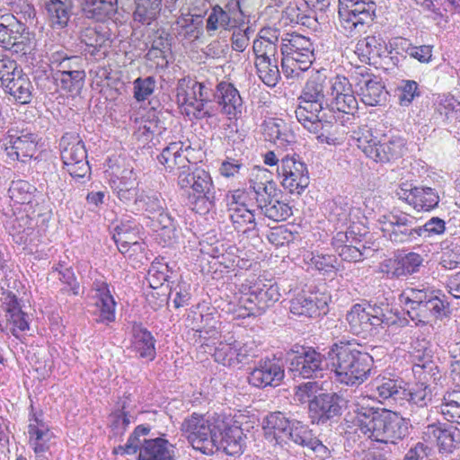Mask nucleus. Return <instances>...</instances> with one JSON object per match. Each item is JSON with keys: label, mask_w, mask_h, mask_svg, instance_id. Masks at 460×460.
Masks as SVG:
<instances>
[{"label": "nucleus", "mask_w": 460, "mask_h": 460, "mask_svg": "<svg viewBox=\"0 0 460 460\" xmlns=\"http://www.w3.org/2000/svg\"><path fill=\"white\" fill-rule=\"evenodd\" d=\"M329 101L325 95L323 82L308 80L300 96L295 111L297 121L311 134L315 135L319 143L335 145L337 137L334 132V115L328 114Z\"/></svg>", "instance_id": "1"}, {"label": "nucleus", "mask_w": 460, "mask_h": 460, "mask_svg": "<svg viewBox=\"0 0 460 460\" xmlns=\"http://www.w3.org/2000/svg\"><path fill=\"white\" fill-rule=\"evenodd\" d=\"M353 412L362 433L376 442L395 444L409 434L406 419L395 411L370 406L365 399L354 404Z\"/></svg>", "instance_id": "2"}, {"label": "nucleus", "mask_w": 460, "mask_h": 460, "mask_svg": "<svg viewBox=\"0 0 460 460\" xmlns=\"http://www.w3.org/2000/svg\"><path fill=\"white\" fill-rule=\"evenodd\" d=\"M354 341L341 340L330 346L326 353L340 384L358 386L364 383L371 371L373 357L358 349Z\"/></svg>", "instance_id": "3"}, {"label": "nucleus", "mask_w": 460, "mask_h": 460, "mask_svg": "<svg viewBox=\"0 0 460 460\" xmlns=\"http://www.w3.org/2000/svg\"><path fill=\"white\" fill-rule=\"evenodd\" d=\"M263 429L267 436H272L278 444L294 443L306 449L305 454H314L319 460L331 456L329 448L313 433L306 424L289 419L280 411L270 412L263 420Z\"/></svg>", "instance_id": "4"}, {"label": "nucleus", "mask_w": 460, "mask_h": 460, "mask_svg": "<svg viewBox=\"0 0 460 460\" xmlns=\"http://www.w3.org/2000/svg\"><path fill=\"white\" fill-rule=\"evenodd\" d=\"M357 146L370 160L376 164H390L400 159L405 154L406 140L398 135L374 136L367 125L359 126L353 132Z\"/></svg>", "instance_id": "5"}, {"label": "nucleus", "mask_w": 460, "mask_h": 460, "mask_svg": "<svg viewBox=\"0 0 460 460\" xmlns=\"http://www.w3.org/2000/svg\"><path fill=\"white\" fill-rule=\"evenodd\" d=\"M222 427L223 420L220 417L194 412L183 420L181 431L195 450L211 456L217 452L215 438Z\"/></svg>", "instance_id": "6"}, {"label": "nucleus", "mask_w": 460, "mask_h": 460, "mask_svg": "<svg viewBox=\"0 0 460 460\" xmlns=\"http://www.w3.org/2000/svg\"><path fill=\"white\" fill-rule=\"evenodd\" d=\"M281 66L287 77L298 76L307 71L314 60V48L309 38L301 34H288L281 41Z\"/></svg>", "instance_id": "7"}, {"label": "nucleus", "mask_w": 460, "mask_h": 460, "mask_svg": "<svg viewBox=\"0 0 460 460\" xmlns=\"http://www.w3.org/2000/svg\"><path fill=\"white\" fill-rule=\"evenodd\" d=\"M376 4L373 0H338L339 23L346 36L363 32L376 17Z\"/></svg>", "instance_id": "8"}, {"label": "nucleus", "mask_w": 460, "mask_h": 460, "mask_svg": "<svg viewBox=\"0 0 460 460\" xmlns=\"http://www.w3.org/2000/svg\"><path fill=\"white\" fill-rule=\"evenodd\" d=\"M61 160L72 178L78 181L90 174L84 141L75 132L65 133L59 140Z\"/></svg>", "instance_id": "9"}, {"label": "nucleus", "mask_w": 460, "mask_h": 460, "mask_svg": "<svg viewBox=\"0 0 460 460\" xmlns=\"http://www.w3.org/2000/svg\"><path fill=\"white\" fill-rule=\"evenodd\" d=\"M385 236L396 244L411 243L419 240V220L401 210H393L379 218Z\"/></svg>", "instance_id": "10"}, {"label": "nucleus", "mask_w": 460, "mask_h": 460, "mask_svg": "<svg viewBox=\"0 0 460 460\" xmlns=\"http://www.w3.org/2000/svg\"><path fill=\"white\" fill-rule=\"evenodd\" d=\"M288 362L293 378H318L325 370L324 356L312 347H302L300 351L288 354Z\"/></svg>", "instance_id": "11"}, {"label": "nucleus", "mask_w": 460, "mask_h": 460, "mask_svg": "<svg viewBox=\"0 0 460 460\" xmlns=\"http://www.w3.org/2000/svg\"><path fill=\"white\" fill-rule=\"evenodd\" d=\"M245 198V192L241 190L233 191L228 197L229 217L235 231L247 237H257L259 222L256 220V210L247 208Z\"/></svg>", "instance_id": "12"}, {"label": "nucleus", "mask_w": 460, "mask_h": 460, "mask_svg": "<svg viewBox=\"0 0 460 460\" xmlns=\"http://www.w3.org/2000/svg\"><path fill=\"white\" fill-rule=\"evenodd\" d=\"M277 172L282 186L292 194H301L309 185L307 166L296 154L282 157Z\"/></svg>", "instance_id": "13"}, {"label": "nucleus", "mask_w": 460, "mask_h": 460, "mask_svg": "<svg viewBox=\"0 0 460 460\" xmlns=\"http://www.w3.org/2000/svg\"><path fill=\"white\" fill-rule=\"evenodd\" d=\"M395 196L417 211H430L438 206L440 197L438 190L411 181L401 182L394 190Z\"/></svg>", "instance_id": "14"}, {"label": "nucleus", "mask_w": 460, "mask_h": 460, "mask_svg": "<svg viewBox=\"0 0 460 460\" xmlns=\"http://www.w3.org/2000/svg\"><path fill=\"white\" fill-rule=\"evenodd\" d=\"M280 293L279 287L271 279H259L249 288L248 297L242 302L246 315H256L263 314L279 301Z\"/></svg>", "instance_id": "15"}, {"label": "nucleus", "mask_w": 460, "mask_h": 460, "mask_svg": "<svg viewBox=\"0 0 460 460\" xmlns=\"http://www.w3.org/2000/svg\"><path fill=\"white\" fill-rule=\"evenodd\" d=\"M285 377V368L281 358L266 357L256 361L248 376L249 384L256 388L279 386Z\"/></svg>", "instance_id": "16"}, {"label": "nucleus", "mask_w": 460, "mask_h": 460, "mask_svg": "<svg viewBox=\"0 0 460 460\" xmlns=\"http://www.w3.org/2000/svg\"><path fill=\"white\" fill-rule=\"evenodd\" d=\"M332 101L328 105V114L334 115L336 120L344 115H353L358 110V101L353 94L351 84L345 76L337 75L331 81Z\"/></svg>", "instance_id": "17"}, {"label": "nucleus", "mask_w": 460, "mask_h": 460, "mask_svg": "<svg viewBox=\"0 0 460 460\" xmlns=\"http://www.w3.org/2000/svg\"><path fill=\"white\" fill-rule=\"evenodd\" d=\"M7 157L11 161L26 163L31 160L37 151L38 136L22 130H8L2 140Z\"/></svg>", "instance_id": "18"}, {"label": "nucleus", "mask_w": 460, "mask_h": 460, "mask_svg": "<svg viewBox=\"0 0 460 460\" xmlns=\"http://www.w3.org/2000/svg\"><path fill=\"white\" fill-rule=\"evenodd\" d=\"M352 78L355 80L357 93L367 106L382 105L387 99L388 93L378 76L368 73L367 67L358 68Z\"/></svg>", "instance_id": "19"}, {"label": "nucleus", "mask_w": 460, "mask_h": 460, "mask_svg": "<svg viewBox=\"0 0 460 460\" xmlns=\"http://www.w3.org/2000/svg\"><path fill=\"white\" fill-rule=\"evenodd\" d=\"M365 305L372 325H375L379 332L380 329L393 328L394 330L402 329L409 324V320L402 316L401 312L394 310L389 303L384 301H369Z\"/></svg>", "instance_id": "20"}, {"label": "nucleus", "mask_w": 460, "mask_h": 460, "mask_svg": "<svg viewBox=\"0 0 460 460\" xmlns=\"http://www.w3.org/2000/svg\"><path fill=\"white\" fill-rule=\"evenodd\" d=\"M344 399L334 392L326 390L310 405L309 417L313 423L325 424L341 415Z\"/></svg>", "instance_id": "21"}, {"label": "nucleus", "mask_w": 460, "mask_h": 460, "mask_svg": "<svg viewBox=\"0 0 460 460\" xmlns=\"http://www.w3.org/2000/svg\"><path fill=\"white\" fill-rule=\"evenodd\" d=\"M423 262L422 255L409 252L385 260L381 264V270L390 279H400L419 272L423 266Z\"/></svg>", "instance_id": "22"}, {"label": "nucleus", "mask_w": 460, "mask_h": 460, "mask_svg": "<svg viewBox=\"0 0 460 460\" xmlns=\"http://www.w3.org/2000/svg\"><path fill=\"white\" fill-rule=\"evenodd\" d=\"M330 296L323 293L299 294L290 300L289 310L293 314L314 317L328 311Z\"/></svg>", "instance_id": "23"}, {"label": "nucleus", "mask_w": 460, "mask_h": 460, "mask_svg": "<svg viewBox=\"0 0 460 460\" xmlns=\"http://www.w3.org/2000/svg\"><path fill=\"white\" fill-rule=\"evenodd\" d=\"M177 182L182 190H191L193 195L215 193L210 174L199 167L190 165L177 172Z\"/></svg>", "instance_id": "24"}, {"label": "nucleus", "mask_w": 460, "mask_h": 460, "mask_svg": "<svg viewBox=\"0 0 460 460\" xmlns=\"http://www.w3.org/2000/svg\"><path fill=\"white\" fill-rule=\"evenodd\" d=\"M449 314V303L440 298L432 291L415 311L412 310L409 318L415 322L417 326H423L431 319L441 320L444 317H447Z\"/></svg>", "instance_id": "25"}, {"label": "nucleus", "mask_w": 460, "mask_h": 460, "mask_svg": "<svg viewBox=\"0 0 460 460\" xmlns=\"http://www.w3.org/2000/svg\"><path fill=\"white\" fill-rule=\"evenodd\" d=\"M215 446L217 451L222 450L229 456L240 455L244 447V436L240 426L229 424L223 420V427L220 428Z\"/></svg>", "instance_id": "26"}, {"label": "nucleus", "mask_w": 460, "mask_h": 460, "mask_svg": "<svg viewBox=\"0 0 460 460\" xmlns=\"http://www.w3.org/2000/svg\"><path fill=\"white\" fill-rule=\"evenodd\" d=\"M212 97L220 106L224 114L235 117L242 113L243 100L234 84L226 82L219 83L217 85L216 92H212Z\"/></svg>", "instance_id": "27"}, {"label": "nucleus", "mask_w": 460, "mask_h": 460, "mask_svg": "<svg viewBox=\"0 0 460 460\" xmlns=\"http://www.w3.org/2000/svg\"><path fill=\"white\" fill-rule=\"evenodd\" d=\"M345 319L353 334L367 338L379 333L375 325H372V321L363 304L353 305L347 312Z\"/></svg>", "instance_id": "28"}, {"label": "nucleus", "mask_w": 460, "mask_h": 460, "mask_svg": "<svg viewBox=\"0 0 460 460\" xmlns=\"http://www.w3.org/2000/svg\"><path fill=\"white\" fill-rule=\"evenodd\" d=\"M111 188L117 198L126 206L135 204L137 199V175L133 170H124L120 177L112 179L110 182Z\"/></svg>", "instance_id": "29"}, {"label": "nucleus", "mask_w": 460, "mask_h": 460, "mask_svg": "<svg viewBox=\"0 0 460 460\" xmlns=\"http://www.w3.org/2000/svg\"><path fill=\"white\" fill-rule=\"evenodd\" d=\"M1 87L20 104H28L32 100V83L22 69L16 71V75L6 83H1Z\"/></svg>", "instance_id": "30"}, {"label": "nucleus", "mask_w": 460, "mask_h": 460, "mask_svg": "<svg viewBox=\"0 0 460 460\" xmlns=\"http://www.w3.org/2000/svg\"><path fill=\"white\" fill-rule=\"evenodd\" d=\"M370 385L373 396L379 401L387 399L396 401L400 400L403 394L406 384L402 379L378 376L371 382Z\"/></svg>", "instance_id": "31"}, {"label": "nucleus", "mask_w": 460, "mask_h": 460, "mask_svg": "<svg viewBox=\"0 0 460 460\" xmlns=\"http://www.w3.org/2000/svg\"><path fill=\"white\" fill-rule=\"evenodd\" d=\"M385 50V42L380 35H368L358 41L355 53L362 62L371 64L376 63Z\"/></svg>", "instance_id": "32"}, {"label": "nucleus", "mask_w": 460, "mask_h": 460, "mask_svg": "<svg viewBox=\"0 0 460 460\" xmlns=\"http://www.w3.org/2000/svg\"><path fill=\"white\" fill-rule=\"evenodd\" d=\"M236 19L234 11H228L216 4L211 8L206 20V31L208 36H215L218 30L230 31L235 28Z\"/></svg>", "instance_id": "33"}, {"label": "nucleus", "mask_w": 460, "mask_h": 460, "mask_svg": "<svg viewBox=\"0 0 460 460\" xmlns=\"http://www.w3.org/2000/svg\"><path fill=\"white\" fill-rule=\"evenodd\" d=\"M172 446L168 440L156 438L144 439L140 447L139 460H170L173 457Z\"/></svg>", "instance_id": "34"}, {"label": "nucleus", "mask_w": 460, "mask_h": 460, "mask_svg": "<svg viewBox=\"0 0 460 460\" xmlns=\"http://www.w3.org/2000/svg\"><path fill=\"white\" fill-rule=\"evenodd\" d=\"M73 0H46L45 9L54 29H63L67 26L73 13Z\"/></svg>", "instance_id": "35"}, {"label": "nucleus", "mask_w": 460, "mask_h": 460, "mask_svg": "<svg viewBox=\"0 0 460 460\" xmlns=\"http://www.w3.org/2000/svg\"><path fill=\"white\" fill-rule=\"evenodd\" d=\"M106 40L104 35L99 33L96 30L86 28L80 35V48L85 55H89L95 60H100L106 57V53L102 49Z\"/></svg>", "instance_id": "36"}, {"label": "nucleus", "mask_w": 460, "mask_h": 460, "mask_svg": "<svg viewBox=\"0 0 460 460\" xmlns=\"http://www.w3.org/2000/svg\"><path fill=\"white\" fill-rule=\"evenodd\" d=\"M85 17L102 22L117 11L118 0H80Z\"/></svg>", "instance_id": "37"}, {"label": "nucleus", "mask_w": 460, "mask_h": 460, "mask_svg": "<svg viewBox=\"0 0 460 460\" xmlns=\"http://www.w3.org/2000/svg\"><path fill=\"white\" fill-rule=\"evenodd\" d=\"M183 144L181 142H172L164 147L157 156L158 162L166 168L172 171L177 168L178 172L184 171L190 164L188 158L181 154Z\"/></svg>", "instance_id": "38"}, {"label": "nucleus", "mask_w": 460, "mask_h": 460, "mask_svg": "<svg viewBox=\"0 0 460 460\" xmlns=\"http://www.w3.org/2000/svg\"><path fill=\"white\" fill-rule=\"evenodd\" d=\"M438 409L446 420L460 425V384L444 394Z\"/></svg>", "instance_id": "39"}, {"label": "nucleus", "mask_w": 460, "mask_h": 460, "mask_svg": "<svg viewBox=\"0 0 460 460\" xmlns=\"http://www.w3.org/2000/svg\"><path fill=\"white\" fill-rule=\"evenodd\" d=\"M434 118L448 122L460 118V102L453 95H438L433 103Z\"/></svg>", "instance_id": "40"}, {"label": "nucleus", "mask_w": 460, "mask_h": 460, "mask_svg": "<svg viewBox=\"0 0 460 460\" xmlns=\"http://www.w3.org/2000/svg\"><path fill=\"white\" fill-rule=\"evenodd\" d=\"M132 347L142 358L153 360L155 358V339L146 328H134Z\"/></svg>", "instance_id": "41"}, {"label": "nucleus", "mask_w": 460, "mask_h": 460, "mask_svg": "<svg viewBox=\"0 0 460 460\" xmlns=\"http://www.w3.org/2000/svg\"><path fill=\"white\" fill-rule=\"evenodd\" d=\"M8 193L10 199L15 203L27 205L32 208L36 202V197L39 194L37 188L27 181L18 180L13 181Z\"/></svg>", "instance_id": "42"}, {"label": "nucleus", "mask_w": 460, "mask_h": 460, "mask_svg": "<svg viewBox=\"0 0 460 460\" xmlns=\"http://www.w3.org/2000/svg\"><path fill=\"white\" fill-rule=\"evenodd\" d=\"M428 430L437 439L440 450L451 452L460 443V429L456 427L443 428L432 424Z\"/></svg>", "instance_id": "43"}, {"label": "nucleus", "mask_w": 460, "mask_h": 460, "mask_svg": "<svg viewBox=\"0 0 460 460\" xmlns=\"http://www.w3.org/2000/svg\"><path fill=\"white\" fill-rule=\"evenodd\" d=\"M36 49L35 34L30 31L29 27L25 24L20 31L16 38H14L10 45L6 47V50H10L17 57H24L27 58Z\"/></svg>", "instance_id": "44"}, {"label": "nucleus", "mask_w": 460, "mask_h": 460, "mask_svg": "<svg viewBox=\"0 0 460 460\" xmlns=\"http://www.w3.org/2000/svg\"><path fill=\"white\" fill-rule=\"evenodd\" d=\"M134 21L141 24H150L162 9V0H135Z\"/></svg>", "instance_id": "45"}, {"label": "nucleus", "mask_w": 460, "mask_h": 460, "mask_svg": "<svg viewBox=\"0 0 460 460\" xmlns=\"http://www.w3.org/2000/svg\"><path fill=\"white\" fill-rule=\"evenodd\" d=\"M24 25L12 13L0 15V47L5 49Z\"/></svg>", "instance_id": "46"}, {"label": "nucleus", "mask_w": 460, "mask_h": 460, "mask_svg": "<svg viewBox=\"0 0 460 460\" xmlns=\"http://www.w3.org/2000/svg\"><path fill=\"white\" fill-rule=\"evenodd\" d=\"M215 360L226 367H236L238 365L237 341L229 337L225 341H220L215 349Z\"/></svg>", "instance_id": "47"}, {"label": "nucleus", "mask_w": 460, "mask_h": 460, "mask_svg": "<svg viewBox=\"0 0 460 460\" xmlns=\"http://www.w3.org/2000/svg\"><path fill=\"white\" fill-rule=\"evenodd\" d=\"M261 215L274 221H285L292 216V208L288 203L275 199L274 196L261 208L258 209Z\"/></svg>", "instance_id": "48"}, {"label": "nucleus", "mask_w": 460, "mask_h": 460, "mask_svg": "<svg viewBox=\"0 0 460 460\" xmlns=\"http://www.w3.org/2000/svg\"><path fill=\"white\" fill-rule=\"evenodd\" d=\"M192 85H197V80L191 77L180 79L176 87V100L180 106L192 108L194 111L204 100L194 98Z\"/></svg>", "instance_id": "49"}, {"label": "nucleus", "mask_w": 460, "mask_h": 460, "mask_svg": "<svg viewBox=\"0 0 460 460\" xmlns=\"http://www.w3.org/2000/svg\"><path fill=\"white\" fill-rule=\"evenodd\" d=\"M84 70H75L74 73L52 74V79L58 87L71 93H77L84 85Z\"/></svg>", "instance_id": "50"}, {"label": "nucleus", "mask_w": 460, "mask_h": 460, "mask_svg": "<svg viewBox=\"0 0 460 460\" xmlns=\"http://www.w3.org/2000/svg\"><path fill=\"white\" fill-rule=\"evenodd\" d=\"M257 74L260 79L269 87H274L280 79V72L276 58L255 61Z\"/></svg>", "instance_id": "51"}, {"label": "nucleus", "mask_w": 460, "mask_h": 460, "mask_svg": "<svg viewBox=\"0 0 460 460\" xmlns=\"http://www.w3.org/2000/svg\"><path fill=\"white\" fill-rule=\"evenodd\" d=\"M439 264L446 270H452L460 264V242L446 239L440 243Z\"/></svg>", "instance_id": "52"}, {"label": "nucleus", "mask_w": 460, "mask_h": 460, "mask_svg": "<svg viewBox=\"0 0 460 460\" xmlns=\"http://www.w3.org/2000/svg\"><path fill=\"white\" fill-rule=\"evenodd\" d=\"M134 207L137 210H143L152 216L154 218L159 211L164 208V200L161 195L156 192H142L135 199Z\"/></svg>", "instance_id": "53"}, {"label": "nucleus", "mask_w": 460, "mask_h": 460, "mask_svg": "<svg viewBox=\"0 0 460 460\" xmlns=\"http://www.w3.org/2000/svg\"><path fill=\"white\" fill-rule=\"evenodd\" d=\"M39 428L28 427V434L30 438V445L35 454L47 452L50 446L49 441L54 438L53 433L49 427Z\"/></svg>", "instance_id": "54"}, {"label": "nucleus", "mask_w": 460, "mask_h": 460, "mask_svg": "<svg viewBox=\"0 0 460 460\" xmlns=\"http://www.w3.org/2000/svg\"><path fill=\"white\" fill-rule=\"evenodd\" d=\"M431 389L424 383L416 384L410 389L404 386V393L401 397V399H405L411 404L420 408L427 406L428 402L431 401Z\"/></svg>", "instance_id": "55"}, {"label": "nucleus", "mask_w": 460, "mask_h": 460, "mask_svg": "<svg viewBox=\"0 0 460 460\" xmlns=\"http://www.w3.org/2000/svg\"><path fill=\"white\" fill-rule=\"evenodd\" d=\"M323 391L324 389L319 382L308 381L296 387L295 399L302 404L307 403L309 411L312 402L316 401Z\"/></svg>", "instance_id": "56"}, {"label": "nucleus", "mask_w": 460, "mask_h": 460, "mask_svg": "<svg viewBox=\"0 0 460 460\" xmlns=\"http://www.w3.org/2000/svg\"><path fill=\"white\" fill-rule=\"evenodd\" d=\"M429 289L419 288H407L399 296V300L406 307V314L408 316L411 314L412 310L415 311L428 296L431 293Z\"/></svg>", "instance_id": "57"}, {"label": "nucleus", "mask_w": 460, "mask_h": 460, "mask_svg": "<svg viewBox=\"0 0 460 460\" xmlns=\"http://www.w3.org/2000/svg\"><path fill=\"white\" fill-rule=\"evenodd\" d=\"M190 288V284L183 280L181 278L176 282L174 280L171 282V285L169 286V296H173L172 303L175 308L183 307L189 305L191 298Z\"/></svg>", "instance_id": "58"}, {"label": "nucleus", "mask_w": 460, "mask_h": 460, "mask_svg": "<svg viewBox=\"0 0 460 460\" xmlns=\"http://www.w3.org/2000/svg\"><path fill=\"white\" fill-rule=\"evenodd\" d=\"M419 240H432L445 234L447 230L446 222L438 217H432L423 225L419 224Z\"/></svg>", "instance_id": "59"}, {"label": "nucleus", "mask_w": 460, "mask_h": 460, "mask_svg": "<svg viewBox=\"0 0 460 460\" xmlns=\"http://www.w3.org/2000/svg\"><path fill=\"white\" fill-rule=\"evenodd\" d=\"M368 248L361 243L358 238H353L347 245H342L341 249L337 251L342 261L349 262H357L362 261L366 256Z\"/></svg>", "instance_id": "60"}, {"label": "nucleus", "mask_w": 460, "mask_h": 460, "mask_svg": "<svg viewBox=\"0 0 460 460\" xmlns=\"http://www.w3.org/2000/svg\"><path fill=\"white\" fill-rule=\"evenodd\" d=\"M249 190L254 196L258 210L273 197V192L276 190L275 183L270 181L265 182L251 181Z\"/></svg>", "instance_id": "61"}, {"label": "nucleus", "mask_w": 460, "mask_h": 460, "mask_svg": "<svg viewBox=\"0 0 460 460\" xmlns=\"http://www.w3.org/2000/svg\"><path fill=\"white\" fill-rule=\"evenodd\" d=\"M401 49L411 58L420 63H429L432 59L433 47L431 45L414 46L409 40L401 41Z\"/></svg>", "instance_id": "62"}, {"label": "nucleus", "mask_w": 460, "mask_h": 460, "mask_svg": "<svg viewBox=\"0 0 460 460\" xmlns=\"http://www.w3.org/2000/svg\"><path fill=\"white\" fill-rule=\"evenodd\" d=\"M414 357V363L412 367V371L415 374H424L425 378L427 376L433 378L434 380H437V375L438 374V367L437 364L430 359V357L428 353L425 351L422 353V355H413Z\"/></svg>", "instance_id": "63"}, {"label": "nucleus", "mask_w": 460, "mask_h": 460, "mask_svg": "<svg viewBox=\"0 0 460 460\" xmlns=\"http://www.w3.org/2000/svg\"><path fill=\"white\" fill-rule=\"evenodd\" d=\"M168 270V265H163L159 262L153 261L147 275L149 286L155 289L163 286L164 282H167V286L169 287L172 280L170 279L171 277L167 274Z\"/></svg>", "instance_id": "64"}]
</instances>
